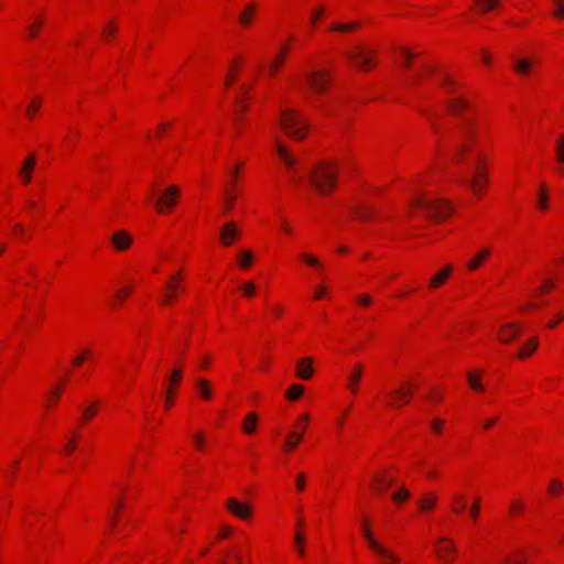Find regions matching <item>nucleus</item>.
Returning a JSON list of instances; mask_svg holds the SVG:
<instances>
[{"label": "nucleus", "instance_id": "obj_1", "mask_svg": "<svg viewBox=\"0 0 564 564\" xmlns=\"http://www.w3.org/2000/svg\"><path fill=\"white\" fill-rule=\"evenodd\" d=\"M447 108L459 118L453 134L455 160L463 162L468 155L475 154L474 175L467 184L476 195H480L488 182L487 173L481 164L482 155L476 151L480 140V124L474 117H464V113L470 110V104L465 98L456 97L448 100Z\"/></svg>", "mask_w": 564, "mask_h": 564}, {"label": "nucleus", "instance_id": "obj_2", "mask_svg": "<svg viewBox=\"0 0 564 564\" xmlns=\"http://www.w3.org/2000/svg\"><path fill=\"white\" fill-rule=\"evenodd\" d=\"M338 167L330 162H321L308 174L311 185L319 194H328L336 186Z\"/></svg>", "mask_w": 564, "mask_h": 564}, {"label": "nucleus", "instance_id": "obj_3", "mask_svg": "<svg viewBox=\"0 0 564 564\" xmlns=\"http://www.w3.org/2000/svg\"><path fill=\"white\" fill-rule=\"evenodd\" d=\"M410 208L421 209L425 217L432 220H443L451 216L452 207L442 199H429L424 196H416L410 202Z\"/></svg>", "mask_w": 564, "mask_h": 564}, {"label": "nucleus", "instance_id": "obj_4", "mask_svg": "<svg viewBox=\"0 0 564 564\" xmlns=\"http://www.w3.org/2000/svg\"><path fill=\"white\" fill-rule=\"evenodd\" d=\"M279 122L282 130L294 140L301 141L306 137L308 126L296 110H282Z\"/></svg>", "mask_w": 564, "mask_h": 564}, {"label": "nucleus", "instance_id": "obj_5", "mask_svg": "<svg viewBox=\"0 0 564 564\" xmlns=\"http://www.w3.org/2000/svg\"><path fill=\"white\" fill-rule=\"evenodd\" d=\"M373 51L365 46L357 45L349 50L346 53V56L355 65L356 68L360 70H368L373 61Z\"/></svg>", "mask_w": 564, "mask_h": 564}, {"label": "nucleus", "instance_id": "obj_6", "mask_svg": "<svg viewBox=\"0 0 564 564\" xmlns=\"http://www.w3.org/2000/svg\"><path fill=\"white\" fill-rule=\"evenodd\" d=\"M180 194H181V189L178 186H176V185L169 186L163 192V194L154 200L159 213H164L166 208L174 207L176 205Z\"/></svg>", "mask_w": 564, "mask_h": 564}, {"label": "nucleus", "instance_id": "obj_7", "mask_svg": "<svg viewBox=\"0 0 564 564\" xmlns=\"http://www.w3.org/2000/svg\"><path fill=\"white\" fill-rule=\"evenodd\" d=\"M365 538L368 540L370 547L380 555L386 564H400V560L392 554L390 551L381 546L373 538L370 531L368 530L367 523L364 522L362 525Z\"/></svg>", "mask_w": 564, "mask_h": 564}, {"label": "nucleus", "instance_id": "obj_8", "mask_svg": "<svg viewBox=\"0 0 564 564\" xmlns=\"http://www.w3.org/2000/svg\"><path fill=\"white\" fill-rule=\"evenodd\" d=\"M306 79L312 90L317 94H322L329 84V74L326 72L313 70L307 74Z\"/></svg>", "mask_w": 564, "mask_h": 564}, {"label": "nucleus", "instance_id": "obj_9", "mask_svg": "<svg viewBox=\"0 0 564 564\" xmlns=\"http://www.w3.org/2000/svg\"><path fill=\"white\" fill-rule=\"evenodd\" d=\"M240 230L235 221H227L220 229V240L225 247H230L238 238Z\"/></svg>", "mask_w": 564, "mask_h": 564}, {"label": "nucleus", "instance_id": "obj_10", "mask_svg": "<svg viewBox=\"0 0 564 564\" xmlns=\"http://www.w3.org/2000/svg\"><path fill=\"white\" fill-rule=\"evenodd\" d=\"M228 510L236 517L246 520L251 514V509L248 503L240 502L235 498H229L227 500Z\"/></svg>", "mask_w": 564, "mask_h": 564}, {"label": "nucleus", "instance_id": "obj_11", "mask_svg": "<svg viewBox=\"0 0 564 564\" xmlns=\"http://www.w3.org/2000/svg\"><path fill=\"white\" fill-rule=\"evenodd\" d=\"M412 395V389L400 387L398 390L389 392V397L392 399L391 406L401 408L409 403L410 397Z\"/></svg>", "mask_w": 564, "mask_h": 564}, {"label": "nucleus", "instance_id": "obj_12", "mask_svg": "<svg viewBox=\"0 0 564 564\" xmlns=\"http://www.w3.org/2000/svg\"><path fill=\"white\" fill-rule=\"evenodd\" d=\"M313 359L305 357L296 362V377L302 380H308L313 376Z\"/></svg>", "mask_w": 564, "mask_h": 564}, {"label": "nucleus", "instance_id": "obj_13", "mask_svg": "<svg viewBox=\"0 0 564 564\" xmlns=\"http://www.w3.org/2000/svg\"><path fill=\"white\" fill-rule=\"evenodd\" d=\"M111 242L118 251H123L132 245V237L124 230L115 232Z\"/></svg>", "mask_w": 564, "mask_h": 564}, {"label": "nucleus", "instance_id": "obj_14", "mask_svg": "<svg viewBox=\"0 0 564 564\" xmlns=\"http://www.w3.org/2000/svg\"><path fill=\"white\" fill-rule=\"evenodd\" d=\"M183 372L181 368H175L170 377V388L166 392V399H165V405L166 408H171L173 403V393H174V387L177 386L182 379Z\"/></svg>", "mask_w": 564, "mask_h": 564}, {"label": "nucleus", "instance_id": "obj_15", "mask_svg": "<svg viewBox=\"0 0 564 564\" xmlns=\"http://www.w3.org/2000/svg\"><path fill=\"white\" fill-rule=\"evenodd\" d=\"M453 268L447 264L443 269H441L436 274L432 276L430 280L429 286L431 289L440 288L452 274Z\"/></svg>", "mask_w": 564, "mask_h": 564}, {"label": "nucleus", "instance_id": "obj_16", "mask_svg": "<svg viewBox=\"0 0 564 564\" xmlns=\"http://www.w3.org/2000/svg\"><path fill=\"white\" fill-rule=\"evenodd\" d=\"M441 542L447 543L445 546L437 547L438 557L445 562H452V555L456 552L455 544L447 538L441 539Z\"/></svg>", "mask_w": 564, "mask_h": 564}, {"label": "nucleus", "instance_id": "obj_17", "mask_svg": "<svg viewBox=\"0 0 564 564\" xmlns=\"http://www.w3.org/2000/svg\"><path fill=\"white\" fill-rule=\"evenodd\" d=\"M35 163H36V160H35V155L34 154H31L22 164V167H21V171H20V175L23 180V183L24 184H28L31 182V178H32V171L35 166Z\"/></svg>", "mask_w": 564, "mask_h": 564}, {"label": "nucleus", "instance_id": "obj_18", "mask_svg": "<svg viewBox=\"0 0 564 564\" xmlns=\"http://www.w3.org/2000/svg\"><path fill=\"white\" fill-rule=\"evenodd\" d=\"M276 152L280 159L284 162L288 169H292L296 164V159L288 151V149L280 142L275 141Z\"/></svg>", "mask_w": 564, "mask_h": 564}, {"label": "nucleus", "instance_id": "obj_19", "mask_svg": "<svg viewBox=\"0 0 564 564\" xmlns=\"http://www.w3.org/2000/svg\"><path fill=\"white\" fill-rule=\"evenodd\" d=\"M519 333V327L514 324H507L501 327L499 332V339L501 343H510Z\"/></svg>", "mask_w": 564, "mask_h": 564}, {"label": "nucleus", "instance_id": "obj_20", "mask_svg": "<svg viewBox=\"0 0 564 564\" xmlns=\"http://www.w3.org/2000/svg\"><path fill=\"white\" fill-rule=\"evenodd\" d=\"M362 376V365L357 364L351 373L348 375V384L347 388L352 392H357V384L360 381Z\"/></svg>", "mask_w": 564, "mask_h": 564}, {"label": "nucleus", "instance_id": "obj_21", "mask_svg": "<svg viewBox=\"0 0 564 564\" xmlns=\"http://www.w3.org/2000/svg\"><path fill=\"white\" fill-rule=\"evenodd\" d=\"M491 250L489 248H484L480 250L470 261L467 263V269L469 271L477 270L481 263L489 257Z\"/></svg>", "mask_w": 564, "mask_h": 564}, {"label": "nucleus", "instance_id": "obj_22", "mask_svg": "<svg viewBox=\"0 0 564 564\" xmlns=\"http://www.w3.org/2000/svg\"><path fill=\"white\" fill-rule=\"evenodd\" d=\"M178 289L180 284L167 283V285L163 289V297L161 299V303L163 305H169L176 297V292Z\"/></svg>", "mask_w": 564, "mask_h": 564}, {"label": "nucleus", "instance_id": "obj_23", "mask_svg": "<svg viewBox=\"0 0 564 564\" xmlns=\"http://www.w3.org/2000/svg\"><path fill=\"white\" fill-rule=\"evenodd\" d=\"M352 212L355 216L362 221L370 220L372 216V208L362 204L355 205Z\"/></svg>", "mask_w": 564, "mask_h": 564}, {"label": "nucleus", "instance_id": "obj_24", "mask_svg": "<svg viewBox=\"0 0 564 564\" xmlns=\"http://www.w3.org/2000/svg\"><path fill=\"white\" fill-rule=\"evenodd\" d=\"M532 65L533 62L530 58H521L513 63V69L520 75H528Z\"/></svg>", "mask_w": 564, "mask_h": 564}, {"label": "nucleus", "instance_id": "obj_25", "mask_svg": "<svg viewBox=\"0 0 564 564\" xmlns=\"http://www.w3.org/2000/svg\"><path fill=\"white\" fill-rule=\"evenodd\" d=\"M373 487L378 492H383L387 488H389L393 480L388 479L382 475H375L373 476Z\"/></svg>", "mask_w": 564, "mask_h": 564}, {"label": "nucleus", "instance_id": "obj_26", "mask_svg": "<svg viewBox=\"0 0 564 564\" xmlns=\"http://www.w3.org/2000/svg\"><path fill=\"white\" fill-rule=\"evenodd\" d=\"M197 390L204 400H209L212 397L210 383L206 379H198L196 381Z\"/></svg>", "mask_w": 564, "mask_h": 564}, {"label": "nucleus", "instance_id": "obj_27", "mask_svg": "<svg viewBox=\"0 0 564 564\" xmlns=\"http://www.w3.org/2000/svg\"><path fill=\"white\" fill-rule=\"evenodd\" d=\"M258 415L254 412H250L243 422L242 429L245 433L252 434L256 431Z\"/></svg>", "mask_w": 564, "mask_h": 564}, {"label": "nucleus", "instance_id": "obj_28", "mask_svg": "<svg viewBox=\"0 0 564 564\" xmlns=\"http://www.w3.org/2000/svg\"><path fill=\"white\" fill-rule=\"evenodd\" d=\"M256 12V6L253 3H249L245 11L239 17V22L242 26H248L250 24L251 18Z\"/></svg>", "mask_w": 564, "mask_h": 564}, {"label": "nucleus", "instance_id": "obj_29", "mask_svg": "<svg viewBox=\"0 0 564 564\" xmlns=\"http://www.w3.org/2000/svg\"><path fill=\"white\" fill-rule=\"evenodd\" d=\"M303 438L302 432H291L285 440L286 449H294Z\"/></svg>", "mask_w": 564, "mask_h": 564}, {"label": "nucleus", "instance_id": "obj_30", "mask_svg": "<svg viewBox=\"0 0 564 564\" xmlns=\"http://www.w3.org/2000/svg\"><path fill=\"white\" fill-rule=\"evenodd\" d=\"M360 24L358 22H348V23H333L329 28L330 31L337 32H351L357 29Z\"/></svg>", "mask_w": 564, "mask_h": 564}, {"label": "nucleus", "instance_id": "obj_31", "mask_svg": "<svg viewBox=\"0 0 564 564\" xmlns=\"http://www.w3.org/2000/svg\"><path fill=\"white\" fill-rule=\"evenodd\" d=\"M467 381H468V384L469 387L475 390V391H484L485 390V387L481 382V379L478 375H476L475 372H468L467 373Z\"/></svg>", "mask_w": 564, "mask_h": 564}, {"label": "nucleus", "instance_id": "obj_32", "mask_svg": "<svg viewBox=\"0 0 564 564\" xmlns=\"http://www.w3.org/2000/svg\"><path fill=\"white\" fill-rule=\"evenodd\" d=\"M436 502H437V497L435 495H427V496L423 497L422 499H420L417 501V505L422 511H426V510L432 509L436 505Z\"/></svg>", "mask_w": 564, "mask_h": 564}, {"label": "nucleus", "instance_id": "obj_33", "mask_svg": "<svg viewBox=\"0 0 564 564\" xmlns=\"http://www.w3.org/2000/svg\"><path fill=\"white\" fill-rule=\"evenodd\" d=\"M304 392V387L302 384L295 383L290 387V389L285 392V397L291 400L295 401L302 397Z\"/></svg>", "mask_w": 564, "mask_h": 564}, {"label": "nucleus", "instance_id": "obj_34", "mask_svg": "<svg viewBox=\"0 0 564 564\" xmlns=\"http://www.w3.org/2000/svg\"><path fill=\"white\" fill-rule=\"evenodd\" d=\"M252 252L250 250H242L238 257L240 268L248 269L252 263Z\"/></svg>", "mask_w": 564, "mask_h": 564}, {"label": "nucleus", "instance_id": "obj_35", "mask_svg": "<svg viewBox=\"0 0 564 564\" xmlns=\"http://www.w3.org/2000/svg\"><path fill=\"white\" fill-rule=\"evenodd\" d=\"M538 347V339L532 338L530 341L520 349L519 351V358L524 359L528 356H530Z\"/></svg>", "mask_w": 564, "mask_h": 564}, {"label": "nucleus", "instance_id": "obj_36", "mask_svg": "<svg viewBox=\"0 0 564 564\" xmlns=\"http://www.w3.org/2000/svg\"><path fill=\"white\" fill-rule=\"evenodd\" d=\"M478 4L479 12L486 13L499 6L498 0H476Z\"/></svg>", "mask_w": 564, "mask_h": 564}, {"label": "nucleus", "instance_id": "obj_37", "mask_svg": "<svg viewBox=\"0 0 564 564\" xmlns=\"http://www.w3.org/2000/svg\"><path fill=\"white\" fill-rule=\"evenodd\" d=\"M294 544L296 547L297 553L303 556L305 554V535L302 531L297 530L294 534Z\"/></svg>", "mask_w": 564, "mask_h": 564}, {"label": "nucleus", "instance_id": "obj_38", "mask_svg": "<svg viewBox=\"0 0 564 564\" xmlns=\"http://www.w3.org/2000/svg\"><path fill=\"white\" fill-rule=\"evenodd\" d=\"M286 53H288V46H284L282 48L281 53L275 56L273 63L270 65V73H271V75H274L278 72V69H279L280 65L282 64Z\"/></svg>", "mask_w": 564, "mask_h": 564}, {"label": "nucleus", "instance_id": "obj_39", "mask_svg": "<svg viewBox=\"0 0 564 564\" xmlns=\"http://www.w3.org/2000/svg\"><path fill=\"white\" fill-rule=\"evenodd\" d=\"M539 189H540V195H539L538 205L541 209L545 210L549 207L546 185L541 184Z\"/></svg>", "mask_w": 564, "mask_h": 564}, {"label": "nucleus", "instance_id": "obj_40", "mask_svg": "<svg viewBox=\"0 0 564 564\" xmlns=\"http://www.w3.org/2000/svg\"><path fill=\"white\" fill-rule=\"evenodd\" d=\"M41 28H42V21L41 20L34 21L32 24L29 25V28L26 30L28 37L34 39L39 34Z\"/></svg>", "mask_w": 564, "mask_h": 564}, {"label": "nucleus", "instance_id": "obj_41", "mask_svg": "<svg viewBox=\"0 0 564 564\" xmlns=\"http://www.w3.org/2000/svg\"><path fill=\"white\" fill-rule=\"evenodd\" d=\"M555 9L552 14L561 20H564V0H553Z\"/></svg>", "mask_w": 564, "mask_h": 564}, {"label": "nucleus", "instance_id": "obj_42", "mask_svg": "<svg viewBox=\"0 0 564 564\" xmlns=\"http://www.w3.org/2000/svg\"><path fill=\"white\" fill-rule=\"evenodd\" d=\"M409 498H410V491L404 487H401L397 492H394L392 495V499L397 502L406 500Z\"/></svg>", "mask_w": 564, "mask_h": 564}, {"label": "nucleus", "instance_id": "obj_43", "mask_svg": "<svg viewBox=\"0 0 564 564\" xmlns=\"http://www.w3.org/2000/svg\"><path fill=\"white\" fill-rule=\"evenodd\" d=\"M454 507L453 511L456 513H460L466 508V501L460 496H454L453 498Z\"/></svg>", "mask_w": 564, "mask_h": 564}, {"label": "nucleus", "instance_id": "obj_44", "mask_svg": "<svg viewBox=\"0 0 564 564\" xmlns=\"http://www.w3.org/2000/svg\"><path fill=\"white\" fill-rule=\"evenodd\" d=\"M41 100H42V99H41L40 97H39V98H35V99H34V100H33V101L28 106V108H26V116H28L29 118H32V117L35 115V112L37 111V109H39V107H40V105H41Z\"/></svg>", "mask_w": 564, "mask_h": 564}, {"label": "nucleus", "instance_id": "obj_45", "mask_svg": "<svg viewBox=\"0 0 564 564\" xmlns=\"http://www.w3.org/2000/svg\"><path fill=\"white\" fill-rule=\"evenodd\" d=\"M479 510H480V498H475L471 507H470V517L474 521L477 520L478 518V514H479Z\"/></svg>", "mask_w": 564, "mask_h": 564}, {"label": "nucleus", "instance_id": "obj_46", "mask_svg": "<svg viewBox=\"0 0 564 564\" xmlns=\"http://www.w3.org/2000/svg\"><path fill=\"white\" fill-rule=\"evenodd\" d=\"M235 200H236L235 194H227L225 207H224V214H228L229 212H231Z\"/></svg>", "mask_w": 564, "mask_h": 564}, {"label": "nucleus", "instance_id": "obj_47", "mask_svg": "<svg viewBox=\"0 0 564 564\" xmlns=\"http://www.w3.org/2000/svg\"><path fill=\"white\" fill-rule=\"evenodd\" d=\"M243 293L248 297H252L256 292V284L252 281H248L242 286Z\"/></svg>", "mask_w": 564, "mask_h": 564}, {"label": "nucleus", "instance_id": "obj_48", "mask_svg": "<svg viewBox=\"0 0 564 564\" xmlns=\"http://www.w3.org/2000/svg\"><path fill=\"white\" fill-rule=\"evenodd\" d=\"M97 413V403L94 402L83 410V414L86 419L93 417Z\"/></svg>", "mask_w": 564, "mask_h": 564}, {"label": "nucleus", "instance_id": "obj_49", "mask_svg": "<svg viewBox=\"0 0 564 564\" xmlns=\"http://www.w3.org/2000/svg\"><path fill=\"white\" fill-rule=\"evenodd\" d=\"M301 258L310 265H313V267H318L319 265V261L317 258H315L314 256L312 254H308V253H303L301 254Z\"/></svg>", "mask_w": 564, "mask_h": 564}, {"label": "nucleus", "instance_id": "obj_50", "mask_svg": "<svg viewBox=\"0 0 564 564\" xmlns=\"http://www.w3.org/2000/svg\"><path fill=\"white\" fill-rule=\"evenodd\" d=\"M90 351L88 349L84 350L80 355L76 356L72 364L73 366H79L84 362V360L89 356Z\"/></svg>", "mask_w": 564, "mask_h": 564}, {"label": "nucleus", "instance_id": "obj_51", "mask_svg": "<svg viewBox=\"0 0 564 564\" xmlns=\"http://www.w3.org/2000/svg\"><path fill=\"white\" fill-rule=\"evenodd\" d=\"M305 481H306L305 474H303V473L299 474L297 478H296V488H297L299 491H303L304 490Z\"/></svg>", "mask_w": 564, "mask_h": 564}, {"label": "nucleus", "instance_id": "obj_52", "mask_svg": "<svg viewBox=\"0 0 564 564\" xmlns=\"http://www.w3.org/2000/svg\"><path fill=\"white\" fill-rule=\"evenodd\" d=\"M116 33V26L112 24V23H109V25H107L104 30H102V35L106 37V39H109V37H112Z\"/></svg>", "mask_w": 564, "mask_h": 564}, {"label": "nucleus", "instance_id": "obj_53", "mask_svg": "<svg viewBox=\"0 0 564 564\" xmlns=\"http://www.w3.org/2000/svg\"><path fill=\"white\" fill-rule=\"evenodd\" d=\"M323 13H324L323 7L318 8L315 12H313L311 15V23L313 25H315Z\"/></svg>", "mask_w": 564, "mask_h": 564}, {"label": "nucleus", "instance_id": "obj_54", "mask_svg": "<svg viewBox=\"0 0 564 564\" xmlns=\"http://www.w3.org/2000/svg\"><path fill=\"white\" fill-rule=\"evenodd\" d=\"M562 488V484L558 480H552L549 487L551 494H555L557 490Z\"/></svg>", "mask_w": 564, "mask_h": 564}, {"label": "nucleus", "instance_id": "obj_55", "mask_svg": "<svg viewBox=\"0 0 564 564\" xmlns=\"http://www.w3.org/2000/svg\"><path fill=\"white\" fill-rule=\"evenodd\" d=\"M402 54L406 57L404 67H409L411 59H413L415 57V55L412 54L411 52H409L406 48H402Z\"/></svg>", "mask_w": 564, "mask_h": 564}, {"label": "nucleus", "instance_id": "obj_56", "mask_svg": "<svg viewBox=\"0 0 564 564\" xmlns=\"http://www.w3.org/2000/svg\"><path fill=\"white\" fill-rule=\"evenodd\" d=\"M555 158L558 164H564V149L555 148Z\"/></svg>", "mask_w": 564, "mask_h": 564}, {"label": "nucleus", "instance_id": "obj_57", "mask_svg": "<svg viewBox=\"0 0 564 564\" xmlns=\"http://www.w3.org/2000/svg\"><path fill=\"white\" fill-rule=\"evenodd\" d=\"M527 561V556L524 554H521L518 558L514 560H507L506 564H523Z\"/></svg>", "mask_w": 564, "mask_h": 564}, {"label": "nucleus", "instance_id": "obj_58", "mask_svg": "<svg viewBox=\"0 0 564 564\" xmlns=\"http://www.w3.org/2000/svg\"><path fill=\"white\" fill-rule=\"evenodd\" d=\"M432 429L435 431V432H440L441 429H442V425H443V421L442 420H438V419H434L432 421Z\"/></svg>", "mask_w": 564, "mask_h": 564}, {"label": "nucleus", "instance_id": "obj_59", "mask_svg": "<svg viewBox=\"0 0 564 564\" xmlns=\"http://www.w3.org/2000/svg\"><path fill=\"white\" fill-rule=\"evenodd\" d=\"M523 508V505L521 501H513L512 505H511V512L513 513H517L518 511H520L521 509Z\"/></svg>", "mask_w": 564, "mask_h": 564}, {"label": "nucleus", "instance_id": "obj_60", "mask_svg": "<svg viewBox=\"0 0 564 564\" xmlns=\"http://www.w3.org/2000/svg\"><path fill=\"white\" fill-rule=\"evenodd\" d=\"M498 421V417H491V419H488L485 423H484V429L485 430H489L491 429Z\"/></svg>", "mask_w": 564, "mask_h": 564}, {"label": "nucleus", "instance_id": "obj_61", "mask_svg": "<svg viewBox=\"0 0 564 564\" xmlns=\"http://www.w3.org/2000/svg\"><path fill=\"white\" fill-rule=\"evenodd\" d=\"M359 303L361 305H369L371 303V297L367 294H362L359 296Z\"/></svg>", "mask_w": 564, "mask_h": 564}, {"label": "nucleus", "instance_id": "obj_62", "mask_svg": "<svg viewBox=\"0 0 564 564\" xmlns=\"http://www.w3.org/2000/svg\"><path fill=\"white\" fill-rule=\"evenodd\" d=\"M231 533V529L227 525L221 527L219 538H227Z\"/></svg>", "mask_w": 564, "mask_h": 564}, {"label": "nucleus", "instance_id": "obj_63", "mask_svg": "<svg viewBox=\"0 0 564 564\" xmlns=\"http://www.w3.org/2000/svg\"><path fill=\"white\" fill-rule=\"evenodd\" d=\"M308 420H310L308 414H303V415L300 417V420H299V423H297V424H299V426H301V427H302V430H304Z\"/></svg>", "mask_w": 564, "mask_h": 564}, {"label": "nucleus", "instance_id": "obj_64", "mask_svg": "<svg viewBox=\"0 0 564 564\" xmlns=\"http://www.w3.org/2000/svg\"><path fill=\"white\" fill-rule=\"evenodd\" d=\"M76 448V441L74 438L69 440L66 447H65V451L70 453L73 451H75Z\"/></svg>", "mask_w": 564, "mask_h": 564}]
</instances>
